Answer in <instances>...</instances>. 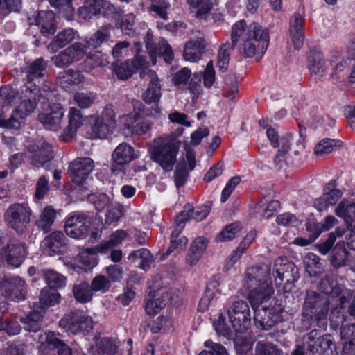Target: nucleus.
<instances>
[{
  "mask_svg": "<svg viewBox=\"0 0 355 355\" xmlns=\"http://www.w3.org/2000/svg\"><path fill=\"white\" fill-rule=\"evenodd\" d=\"M273 270L276 274L275 284L280 286L284 284V289L291 290L292 284L299 277L297 268L286 257H279L275 261Z\"/></svg>",
  "mask_w": 355,
  "mask_h": 355,
  "instance_id": "1a4fd4ad",
  "label": "nucleus"
},
{
  "mask_svg": "<svg viewBox=\"0 0 355 355\" xmlns=\"http://www.w3.org/2000/svg\"><path fill=\"white\" fill-rule=\"evenodd\" d=\"M94 168V162L89 157H78L70 163L68 172L71 181L80 185Z\"/></svg>",
  "mask_w": 355,
  "mask_h": 355,
  "instance_id": "f3484780",
  "label": "nucleus"
},
{
  "mask_svg": "<svg viewBox=\"0 0 355 355\" xmlns=\"http://www.w3.org/2000/svg\"><path fill=\"white\" fill-rule=\"evenodd\" d=\"M94 100L95 96L92 93L77 92L73 96V101L82 109L89 107Z\"/></svg>",
  "mask_w": 355,
  "mask_h": 355,
  "instance_id": "69168bd1",
  "label": "nucleus"
},
{
  "mask_svg": "<svg viewBox=\"0 0 355 355\" xmlns=\"http://www.w3.org/2000/svg\"><path fill=\"white\" fill-rule=\"evenodd\" d=\"M105 6V0H85V4L78 10L80 16L85 19L98 15Z\"/></svg>",
  "mask_w": 355,
  "mask_h": 355,
  "instance_id": "c03bdc74",
  "label": "nucleus"
},
{
  "mask_svg": "<svg viewBox=\"0 0 355 355\" xmlns=\"http://www.w3.org/2000/svg\"><path fill=\"white\" fill-rule=\"evenodd\" d=\"M307 60L310 75L314 80H320L325 76L327 66L320 51H311Z\"/></svg>",
  "mask_w": 355,
  "mask_h": 355,
  "instance_id": "bb28decb",
  "label": "nucleus"
},
{
  "mask_svg": "<svg viewBox=\"0 0 355 355\" xmlns=\"http://www.w3.org/2000/svg\"><path fill=\"white\" fill-rule=\"evenodd\" d=\"M241 230L238 223L227 225L215 238V242L226 243L232 241Z\"/></svg>",
  "mask_w": 355,
  "mask_h": 355,
  "instance_id": "864d4df0",
  "label": "nucleus"
},
{
  "mask_svg": "<svg viewBox=\"0 0 355 355\" xmlns=\"http://www.w3.org/2000/svg\"><path fill=\"white\" fill-rule=\"evenodd\" d=\"M245 286L248 290L250 303L268 302L273 295L270 266L267 264L248 268L245 272Z\"/></svg>",
  "mask_w": 355,
  "mask_h": 355,
  "instance_id": "f03ea898",
  "label": "nucleus"
},
{
  "mask_svg": "<svg viewBox=\"0 0 355 355\" xmlns=\"http://www.w3.org/2000/svg\"><path fill=\"white\" fill-rule=\"evenodd\" d=\"M256 355H284L283 351L269 342L259 341L255 346Z\"/></svg>",
  "mask_w": 355,
  "mask_h": 355,
  "instance_id": "13d9d810",
  "label": "nucleus"
},
{
  "mask_svg": "<svg viewBox=\"0 0 355 355\" xmlns=\"http://www.w3.org/2000/svg\"><path fill=\"white\" fill-rule=\"evenodd\" d=\"M17 92L10 87L6 85L0 88V109L9 106L16 98Z\"/></svg>",
  "mask_w": 355,
  "mask_h": 355,
  "instance_id": "052dcab7",
  "label": "nucleus"
},
{
  "mask_svg": "<svg viewBox=\"0 0 355 355\" xmlns=\"http://www.w3.org/2000/svg\"><path fill=\"white\" fill-rule=\"evenodd\" d=\"M306 231L308 232L310 240L307 241L302 238H297L290 244H309L315 240L321 234L322 230L321 224L316 223H309L306 225Z\"/></svg>",
  "mask_w": 355,
  "mask_h": 355,
  "instance_id": "6e6d98bb",
  "label": "nucleus"
},
{
  "mask_svg": "<svg viewBox=\"0 0 355 355\" xmlns=\"http://www.w3.org/2000/svg\"><path fill=\"white\" fill-rule=\"evenodd\" d=\"M60 327L67 332L76 334L80 331H89L93 328L90 317L80 311H73L65 315L59 322Z\"/></svg>",
  "mask_w": 355,
  "mask_h": 355,
  "instance_id": "4468645a",
  "label": "nucleus"
},
{
  "mask_svg": "<svg viewBox=\"0 0 355 355\" xmlns=\"http://www.w3.org/2000/svg\"><path fill=\"white\" fill-rule=\"evenodd\" d=\"M263 304L251 303L254 311V322L258 329L268 331L279 320L284 308L277 303V301L272 300L268 306Z\"/></svg>",
  "mask_w": 355,
  "mask_h": 355,
  "instance_id": "0eeeda50",
  "label": "nucleus"
},
{
  "mask_svg": "<svg viewBox=\"0 0 355 355\" xmlns=\"http://www.w3.org/2000/svg\"><path fill=\"white\" fill-rule=\"evenodd\" d=\"M306 271L310 276H318L323 272L322 263L313 253L307 254L305 259Z\"/></svg>",
  "mask_w": 355,
  "mask_h": 355,
  "instance_id": "09e8293b",
  "label": "nucleus"
},
{
  "mask_svg": "<svg viewBox=\"0 0 355 355\" xmlns=\"http://www.w3.org/2000/svg\"><path fill=\"white\" fill-rule=\"evenodd\" d=\"M343 345L341 355H354L355 353V324H343L340 329Z\"/></svg>",
  "mask_w": 355,
  "mask_h": 355,
  "instance_id": "c9c22d12",
  "label": "nucleus"
},
{
  "mask_svg": "<svg viewBox=\"0 0 355 355\" xmlns=\"http://www.w3.org/2000/svg\"><path fill=\"white\" fill-rule=\"evenodd\" d=\"M68 117L69 125L67 134L70 137H72L83 124V116L79 110L76 107H71L69 111Z\"/></svg>",
  "mask_w": 355,
  "mask_h": 355,
  "instance_id": "49530a36",
  "label": "nucleus"
},
{
  "mask_svg": "<svg viewBox=\"0 0 355 355\" xmlns=\"http://www.w3.org/2000/svg\"><path fill=\"white\" fill-rule=\"evenodd\" d=\"M78 32L73 28H69L64 29L55 36L53 40L49 44L47 49L51 53H54L71 43L73 40L78 39Z\"/></svg>",
  "mask_w": 355,
  "mask_h": 355,
  "instance_id": "72a5a7b5",
  "label": "nucleus"
},
{
  "mask_svg": "<svg viewBox=\"0 0 355 355\" xmlns=\"http://www.w3.org/2000/svg\"><path fill=\"white\" fill-rule=\"evenodd\" d=\"M55 218V213L54 209L51 207H46L41 214L40 220L37 221V225L44 232H46L54 223Z\"/></svg>",
  "mask_w": 355,
  "mask_h": 355,
  "instance_id": "bf43d9fd",
  "label": "nucleus"
},
{
  "mask_svg": "<svg viewBox=\"0 0 355 355\" xmlns=\"http://www.w3.org/2000/svg\"><path fill=\"white\" fill-rule=\"evenodd\" d=\"M47 66L48 62L43 58L27 63L22 69L26 80L23 87L39 88V85L46 74Z\"/></svg>",
  "mask_w": 355,
  "mask_h": 355,
  "instance_id": "dca6fc26",
  "label": "nucleus"
},
{
  "mask_svg": "<svg viewBox=\"0 0 355 355\" xmlns=\"http://www.w3.org/2000/svg\"><path fill=\"white\" fill-rule=\"evenodd\" d=\"M129 259L132 261L141 260L139 263V267L146 270L150 268V263L152 262L153 257L148 249L141 248L130 253Z\"/></svg>",
  "mask_w": 355,
  "mask_h": 355,
  "instance_id": "8fccbe9b",
  "label": "nucleus"
},
{
  "mask_svg": "<svg viewBox=\"0 0 355 355\" xmlns=\"http://www.w3.org/2000/svg\"><path fill=\"white\" fill-rule=\"evenodd\" d=\"M92 222L91 215L85 213H76L66 220L64 231L71 238L84 239L89 233Z\"/></svg>",
  "mask_w": 355,
  "mask_h": 355,
  "instance_id": "ddd939ff",
  "label": "nucleus"
},
{
  "mask_svg": "<svg viewBox=\"0 0 355 355\" xmlns=\"http://www.w3.org/2000/svg\"><path fill=\"white\" fill-rule=\"evenodd\" d=\"M329 312V299L314 291H308L304 298L302 315L310 324L323 322Z\"/></svg>",
  "mask_w": 355,
  "mask_h": 355,
  "instance_id": "39448f33",
  "label": "nucleus"
},
{
  "mask_svg": "<svg viewBox=\"0 0 355 355\" xmlns=\"http://www.w3.org/2000/svg\"><path fill=\"white\" fill-rule=\"evenodd\" d=\"M122 121L133 135L141 136L146 134L153 128V123L149 120L140 119L139 114H128L122 117Z\"/></svg>",
  "mask_w": 355,
  "mask_h": 355,
  "instance_id": "7c9ffc66",
  "label": "nucleus"
},
{
  "mask_svg": "<svg viewBox=\"0 0 355 355\" xmlns=\"http://www.w3.org/2000/svg\"><path fill=\"white\" fill-rule=\"evenodd\" d=\"M322 254H329L330 261L334 268L345 266L349 252L345 245H315Z\"/></svg>",
  "mask_w": 355,
  "mask_h": 355,
  "instance_id": "b1692460",
  "label": "nucleus"
},
{
  "mask_svg": "<svg viewBox=\"0 0 355 355\" xmlns=\"http://www.w3.org/2000/svg\"><path fill=\"white\" fill-rule=\"evenodd\" d=\"M304 345L311 355H338L333 352L335 345L327 336H320L317 330H312L304 336Z\"/></svg>",
  "mask_w": 355,
  "mask_h": 355,
  "instance_id": "9b49d317",
  "label": "nucleus"
},
{
  "mask_svg": "<svg viewBox=\"0 0 355 355\" xmlns=\"http://www.w3.org/2000/svg\"><path fill=\"white\" fill-rule=\"evenodd\" d=\"M230 49H233L232 44L226 42L221 45L218 51L217 67L221 71H225L228 68L230 56Z\"/></svg>",
  "mask_w": 355,
  "mask_h": 355,
  "instance_id": "4d7b16f0",
  "label": "nucleus"
},
{
  "mask_svg": "<svg viewBox=\"0 0 355 355\" xmlns=\"http://www.w3.org/2000/svg\"><path fill=\"white\" fill-rule=\"evenodd\" d=\"M114 71L119 79L127 80L132 75L134 69L130 61L127 60L114 66Z\"/></svg>",
  "mask_w": 355,
  "mask_h": 355,
  "instance_id": "774afa93",
  "label": "nucleus"
},
{
  "mask_svg": "<svg viewBox=\"0 0 355 355\" xmlns=\"http://www.w3.org/2000/svg\"><path fill=\"white\" fill-rule=\"evenodd\" d=\"M324 191L323 195L314 201V207L320 211L326 210L329 206L336 205L343 195L340 190L334 189V181H331Z\"/></svg>",
  "mask_w": 355,
  "mask_h": 355,
  "instance_id": "393cba45",
  "label": "nucleus"
},
{
  "mask_svg": "<svg viewBox=\"0 0 355 355\" xmlns=\"http://www.w3.org/2000/svg\"><path fill=\"white\" fill-rule=\"evenodd\" d=\"M303 17L299 13H295L290 19L289 32L290 36L296 49H300L304 43V29Z\"/></svg>",
  "mask_w": 355,
  "mask_h": 355,
  "instance_id": "2f4dec72",
  "label": "nucleus"
},
{
  "mask_svg": "<svg viewBox=\"0 0 355 355\" xmlns=\"http://www.w3.org/2000/svg\"><path fill=\"white\" fill-rule=\"evenodd\" d=\"M189 5L192 7L196 17L199 19H205L209 15L211 4L209 0H187Z\"/></svg>",
  "mask_w": 355,
  "mask_h": 355,
  "instance_id": "de8ad7c7",
  "label": "nucleus"
},
{
  "mask_svg": "<svg viewBox=\"0 0 355 355\" xmlns=\"http://www.w3.org/2000/svg\"><path fill=\"white\" fill-rule=\"evenodd\" d=\"M112 157L113 161L112 171L117 175L121 171V168L135 159L137 155L134 148L130 144L121 143L116 147Z\"/></svg>",
  "mask_w": 355,
  "mask_h": 355,
  "instance_id": "412c9836",
  "label": "nucleus"
},
{
  "mask_svg": "<svg viewBox=\"0 0 355 355\" xmlns=\"http://www.w3.org/2000/svg\"><path fill=\"white\" fill-rule=\"evenodd\" d=\"M109 245H97L96 248H85L78 254V260L85 266L93 268L97 263V253H103Z\"/></svg>",
  "mask_w": 355,
  "mask_h": 355,
  "instance_id": "ea45409f",
  "label": "nucleus"
},
{
  "mask_svg": "<svg viewBox=\"0 0 355 355\" xmlns=\"http://www.w3.org/2000/svg\"><path fill=\"white\" fill-rule=\"evenodd\" d=\"M146 48L151 58L153 64H155V57L157 55L163 56L166 62L170 63L173 58V53L171 47L167 42L161 39L158 44H156L153 42V35L148 31L145 37Z\"/></svg>",
  "mask_w": 355,
  "mask_h": 355,
  "instance_id": "6ab92c4d",
  "label": "nucleus"
},
{
  "mask_svg": "<svg viewBox=\"0 0 355 355\" xmlns=\"http://www.w3.org/2000/svg\"><path fill=\"white\" fill-rule=\"evenodd\" d=\"M112 26L110 24L102 26L92 35L87 36L82 40L87 49H94L100 47L103 43L110 40V30Z\"/></svg>",
  "mask_w": 355,
  "mask_h": 355,
  "instance_id": "e433bc0d",
  "label": "nucleus"
},
{
  "mask_svg": "<svg viewBox=\"0 0 355 355\" xmlns=\"http://www.w3.org/2000/svg\"><path fill=\"white\" fill-rule=\"evenodd\" d=\"M140 76L150 81L149 85L142 94V98L147 104H157L161 96V86L157 74L153 70L147 69L141 72Z\"/></svg>",
  "mask_w": 355,
  "mask_h": 355,
  "instance_id": "aec40b11",
  "label": "nucleus"
},
{
  "mask_svg": "<svg viewBox=\"0 0 355 355\" xmlns=\"http://www.w3.org/2000/svg\"><path fill=\"white\" fill-rule=\"evenodd\" d=\"M93 292L100 291L103 293H106L110 288V280L104 275H97L89 284Z\"/></svg>",
  "mask_w": 355,
  "mask_h": 355,
  "instance_id": "0e129e2a",
  "label": "nucleus"
},
{
  "mask_svg": "<svg viewBox=\"0 0 355 355\" xmlns=\"http://www.w3.org/2000/svg\"><path fill=\"white\" fill-rule=\"evenodd\" d=\"M49 107L48 110L38 115V119L46 129L56 131L61 128L64 111L60 104H53Z\"/></svg>",
  "mask_w": 355,
  "mask_h": 355,
  "instance_id": "4be33fe9",
  "label": "nucleus"
},
{
  "mask_svg": "<svg viewBox=\"0 0 355 355\" xmlns=\"http://www.w3.org/2000/svg\"><path fill=\"white\" fill-rule=\"evenodd\" d=\"M60 300L61 295L58 291L51 288H44L40 292L38 308L44 311L47 307L59 304Z\"/></svg>",
  "mask_w": 355,
  "mask_h": 355,
  "instance_id": "79ce46f5",
  "label": "nucleus"
},
{
  "mask_svg": "<svg viewBox=\"0 0 355 355\" xmlns=\"http://www.w3.org/2000/svg\"><path fill=\"white\" fill-rule=\"evenodd\" d=\"M38 88L22 87L17 105L9 118L8 126L15 130L24 125L26 118L35 111L37 101Z\"/></svg>",
  "mask_w": 355,
  "mask_h": 355,
  "instance_id": "20e7f679",
  "label": "nucleus"
},
{
  "mask_svg": "<svg viewBox=\"0 0 355 355\" xmlns=\"http://www.w3.org/2000/svg\"><path fill=\"white\" fill-rule=\"evenodd\" d=\"M215 330L218 334L224 337L230 338L232 336L233 331H234L231 326L226 322V319L222 314L220 315L217 321L214 322Z\"/></svg>",
  "mask_w": 355,
  "mask_h": 355,
  "instance_id": "680f3d73",
  "label": "nucleus"
},
{
  "mask_svg": "<svg viewBox=\"0 0 355 355\" xmlns=\"http://www.w3.org/2000/svg\"><path fill=\"white\" fill-rule=\"evenodd\" d=\"M72 293L77 302L86 304L92 300L93 291L87 282H81L76 284L72 288Z\"/></svg>",
  "mask_w": 355,
  "mask_h": 355,
  "instance_id": "37998d69",
  "label": "nucleus"
},
{
  "mask_svg": "<svg viewBox=\"0 0 355 355\" xmlns=\"http://www.w3.org/2000/svg\"><path fill=\"white\" fill-rule=\"evenodd\" d=\"M239 39L241 44L239 46L240 53L245 58L256 56L257 61L265 54L269 44L268 31L262 28L256 23L250 24L246 26L245 20L236 22L232 28L231 40L234 48Z\"/></svg>",
  "mask_w": 355,
  "mask_h": 355,
  "instance_id": "f257e3e1",
  "label": "nucleus"
},
{
  "mask_svg": "<svg viewBox=\"0 0 355 355\" xmlns=\"http://www.w3.org/2000/svg\"><path fill=\"white\" fill-rule=\"evenodd\" d=\"M24 285L21 277L5 275L0 281V291L5 298L19 302L25 299Z\"/></svg>",
  "mask_w": 355,
  "mask_h": 355,
  "instance_id": "2eb2a0df",
  "label": "nucleus"
},
{
  "mask_svg": "<svg viewBox=\"0 0 355 355\" xmlns=\"http://www.w3.org/2000/svg\"><path fill=\"white\" fill-rule=\"evenodd\" d=\"M95 345L91 347L92 355H112L116 352L115 340L107 337L95 336Z\"/></svg>",
  "mask_w": 355,
  "mask_h": 355,
  "instance_id": "58836bf2",
  "label": "nucleus"
},
{
  "mask_svg": "<svg viewBox=\"0 0 355 355\" xmlns=\"http://www.w3.org/2000/svg\"><path fill=\"white\" fill-rule=\"evenodd\" d=\"M34 310L26 316L21 317L20 321L24 324V329L30 332H37L42 327V320L44 311H39L37 305H34Z\"/></svg>",
  "mask_w": 355,
  "mask_h": 355,
  "instance_id": "4c0bfd02",
  "label": "nucleus"
},
{
  "mask_svg": "<svg viewBox=\"0 0 355 355\" xmlns=\"http://www.w3.org/2000/svg\"><path fill=\"white\" fill-rule=\"evenodd\" d=\"M338 141L332 139H322L315 146L314 152L317 155L322 156L331 153L336 146Z\"/></svg>",
  "mask_w": 355,
  "mask_h": 355,
  "instance_id": "338daca9",
  "label": "nucleus"
},
{
  "mask_svg": "<svg viewBox=\"0 0 355 355\" xmlns=\"http://www.w3.org/2000/svg\"><path fill=\"white\" fill-rule=\"evenodd\" d=\"M28 153L31 164L38 168L44 166L53 157L52 146L43 139L30 146Z\"/></svg>",
  "mask_w": 355,
  "mask_h": 355,
  "instance_id": "a211bd4d",
  "label": "nucleus"
},
{
  "mask_svg": "<svg viewBox=\"0 0 355 355\" xmlns=\"http://www.w3.org/2000/svg\"><path fill=\"white\" fill-rule=\"evenodd\" d=\"M335 214L343 218L347 226H351L355 220V202L342 200L335 208Z\"/></svg>",
  "mask_w": 355,
  "mask_h": 355,
  "instance_id": "a19ab883",
  "label": "nucleus"
},
{
  "mask_svg": "<svg viewBox=\"0 0 355 355\" xmlns=\"http://www.w3.org/2000/svg\"><path fill=\"white\" fill-rule=\"evenodd\" d=\"M352 291L343 284H336V287L329 297L335 300V305L331 309L332 315H337L345 312L346 304L352 298Z\"/></svg>",
  "mask_w": 355,
  "mask_h": 355,
  "instance_id": "a878e982",
  "label": "nucleus"
},
{
  "mask_svg": "<svg viewBox=\"0 0 355 355\" xmlns=\"http://www.w3.org/2000/svg\"><path fill=\"white\" fill-rule=\"evenodd\" d=\"M31 210L28 203H16L10 205L5 214L8 225L18 234L24 233L30 223Z\"/></svg>",
  "mask_w": 355,
  "mask_h": 355,
  "instance_id": "6e6552de",
  "label": "nucleus"
},
{
  "mask_svg": "<svg viewBox=\"0 0 355 355\" xmlns=\"http://www.w3.org/2000/svg\"><path fill=\"white\" fill-rule=\"evenodd\" d=\"M24 245H0V259H6L8 264L17 268L25 257Z\"/></svg>",
  "mask_w": 355,
  "mask_h": 355,
  "instance_id": "c756f323",
  "label": "nucleus"
},
{
  "mask_svg": "<svg viewBox=\"0 0 355 355\" xmlns=\"http://www.w3.org/2000/svg\"><path fill=\"white\" fill-rule=\"evenodd\" d=\"M193 34V37L185 44L184 58L187 61L196 62L202 58L205 38L200 31H196Z\"/></svg>",
  "mask_w": 355,
  "mask_h": 355,
  "instance_id": "5701e85b",
  "label": "nucleus"
},
{
  "mask_svg": "<svg viewBox=\"0 0 355 355\" xmlns=\"http://www.w3.org/2000/svg\"><path fill=\"white\" fill-rule=\"evenodd\" d=\"M44 278L49 288H62L65 285L66 278L61 274L53 270H49L44 272Z\"/></svg>",
  "mask_w": 355,
  "mask_h": 355,
  "instance_id": "5fc2aeb1",
  "label": "nucleus"
},
{
  "mask_svg": "<svg viewBox=\"0 0 355 355\" xmlns=\"http://www.w3.org/2000/svg\"><path fill=\"white\" fill-rule=\"evenodd\" d=\"M230 322L236 333H244L250 327L251 317L247 302H234L227 310Z\"/></svg>",
  "mask_w": 355,
  "mask_h": 355,
  "instance_id": "9d476101",
  "label": "nucleus"
},
{
  "mask_svg": "<svg viewBox=\"0 0 355 355\" xmlns=\"http://www.w3.org/2000/svg\"><path fill=\"white\" fill-rule=\"evenodd\" d=\"M79 69L74 70L69 69L58 73L57 83L64 89L67 90L73 85H79L85 81V76Z\"/></svg>",
  "mask_w": 355,
  "mask_h": 355,
  "instance_id": "f704fd0d",
  "label": "nucleus"
},
{
  "mask_svg": "<svg viewBox=\"0 0 355 355\" xmlns=\"http://www.w3.org/2000/svg\"><path fill=\"white\" fill-rule=\"evenodd\" d=\"M55 15L50 10L39 11L34 19L28 17L30 24L40 26V32L43 35H52L55 32Z\"/></svg>",
  "mask_w": 355,
  "mask_h": 355,
  "instance_id": "c85d7f7f",
  "label": "nucleus"
},
{
  "mask_svg": "<svg viewBox=\"0 0 355 355\" xmlns=\"http://www.w3.org/2000/svg\"><path fill=\"white\" fill-rule=\"evenodd\" d=\"M336 284H338L334 281V275L332 273H327L319 282L318 288L329 296L334 290Z\"/></svg>",
  "mask_w": 355,
  "mask_h": 355,
  "instance_id": "e2e57ef3",
  "label": "nucleus"
},
{
  "mask_svg": "<svg viewBox=\"0 0 355 355\" xmlns=\"http://www.w3.org/2000/svg\"><path fill=\"white\" fill-rule=\"evenodd\" d=\"M292 135L291 134H286L280 137L279 141V150L278 153L275 157V163L279 167H282L284 163L286 162L288 155V150L291 146L293 144Z\"/></svg>",
  "mask_w": 355,
  "mask_h": 355,
  "instance_id": "a18cd8bd",
  "label": "nucleus"
},
{
  "mask_svg": "<svg viewBox=\"0 0 355 355\" xmlns=\"http://www.w3.org/2000/svg\"><path fill=\"white\" fill-rule=\"evenodd\" d=\"M85 56V59L78 67L83 72L90 73L95 68L109 64L108 55L100 51H90Z\"/></svg>",
  "mask_w": 355,
  "mask_h": 355,
  "instance_id": "cd10ccee",
  "label": "nucleus"
},
{
  "mask_svg": "<svg viewBox=\"0 0 355 355\" xmlns=\"http://www.w3.org/2000/svg\"><path fill=\"white\" fill-rule=\"evenodd\" d=\"M49 3L58 9L63 17L68 20L71 19L74 12L71 0H50Z\"/></svg>",
  "mask_w": 355,
  "mask_h": 355,
  "instance_id": "3c124183",
  "label": "nucleus"
},
{
  "mask_svg": "<svg viewBox=\"0 0 355 355\" xmlns=\"http://www.w3.org/2000/svg\"><path fill=\"white\" fill-rule=\"evenodd\" d=\"M209 213V208L202 205L193 208L191 205H187L184 209L176 217V228L173 230L171 236V244H187L188 239L184 236H180L184 227V223L189 219H194L196 221H201L205 219Z\"/></svg>",
  "mask_w": 355,
  "mask_h": 355,
  "instance_id": "423d86ee",
  "label": "nucleus"
},
{
  "mask_svg": "<svg viewBox=\"0 0 355 355\" xmlns=\"http://www.w3.org/2000/svg\"><path fill=\"white\" fill-rule=\"evenodd\" d=\"M180 146V141L173 134L155 139L150 147L151 159L164 171H171L176 162Z\"/></svg>",
  "mask_w": 355,
  "mask_h": 355,
  "instance_id": "7ed1b4c3",
  "label": "nucleus"
},
{
  "mask_svg": "<svg viewBox=\"0 0 355 355\" xmlns=\"http://www.w3.org/2000/svg\"><path fill=\"white\" fill-rule=\"evenodd\" d=\"M42 345L46 349L54 351L57 355H72L71 349L52 332L40 336Z\"/></svg>",
  "mask_w": 355,
  "mask_h": 355,
  "instance_id": "473e14b6",
  "label": "nucleus"
},
{
  "mask_svg": "<svg viewBox=\"0 0 355 355\" xmlns=\"http://www.w3.org/2000/svg\"><path fill=\"white\" fill-rule=\"evenodd\" d=\"M113 128V126L102 121V119H96L92 126L91 137L92 138L104 139L112 131Z\"/></svg>",
  "mask_w": 355,
  "mask_h": 355,
  "instance_id": "603ef678",
  "label": "nucleus"
},
{
  "mask_svg": "<svg viewBox=\"0 0 355 355\" xmlns=\"http://www.w3.org/2000/svg\"><path fill=\"white\" fill-rule=\"evenodd\" d=\"M87 51V49L81 40L71 44L58 55L53 56L51 60L56 67L64 68L82 60Z\"/></svg>",
  "mask_w": 355,
  "mask_h": 355,
  "instance_id": "f8f14e48",
  "label": "nucleus"
}]
</instances>
